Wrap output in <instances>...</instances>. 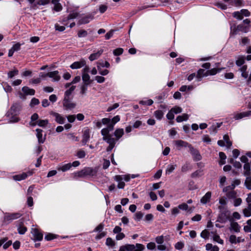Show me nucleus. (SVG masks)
<instances>
[{
  "label": "nucleus",
  "instance_id": "nucleus-1",
  "mask_svg": "<svg viewBox=\"0 0 251 251\" xmlns=\"http://www.w3.org/2000/svg\"><path fill=\"white\" fill-rule=\"evenodd\" d=\"M98 170L96 169L88 167L75 173V176L83 177L87 176H94L96 175Z\"/></svg>",
  "mask_w": 251,
  "mask_h": 251
},
{
  "label": "nucleus",
  "instance_id": "nucleus-2",
  "mask_svg": "<svg viewBox=\"0 0 251 251\" xmlns=\"http://www.w3.org/2000/svg\"><path fill=\"white\" fill-rule=\"evenodd\" d=\"M22 214L20 213H5L4 217V222L8 224L13 220L17 219L21 217Z\"/></svg>",
  "mask_w": 251,
  "mask_h": 251
},
{
  "label": "nucleus",
  "instance_id": "nucleus-3",
  "mask_svg": "<svg viewBox=\"0 0 251 251\" xmlns=\"http://www.w3.org/2000/svg\"><path fill=\"white\" fill-rule=\"evenodd\" d=\"M22 92H20L19 93L20 98L23 100H25L26 99V95H31L33 96L35 95V91L33 89H30L27 86H24L22 88Z\"/></svg>",
  "mask_w": 251,
  "mask_h": 251
},
{
  "label": "nucleus",
  "instance_id": "nucleus-4",
  "mask_svg": "<svg viewBox=\"0 0 251 251\" xmlns=\"http://www.w3.org/2000/svg\"><path fill=\"white\" fill-rule=\"evenodd\" d=\"M63 105L65 107V109H72L74 108L76 104L75 103L71 101L70 98L64 97L63 100Z\"/></svg>",
  "mask_w": 251,
  "mask_h": 251
},
{
  "label": "nucleus",
  "instance_id": "nucleus-5",
  "mask_svg": "<svg viewBox=\"0 0 251 251\" xmlns=\"http://www.w3.org/2000/svg\"><path fill=\"white\" fill-rule=\"evenodd\" d=\"M189 149L194 160L199 161L201 159V156L198 150L195 149L192 145L189 146Z\"/></svg>",
  "mask_w": 251,
  "mask_h": 251
},
{
  "label": "nucleus",
  "instance_id": "nucleus-6",
  "mask_svg": "<svg viewBox=\"0 0 251 251\" xmlns=\"http://www.w3.org/2000/svg\"><path fill=\"white\" fill-rule=\"evenodd\" d=\"M31 232L33 234V240L34 241H41L43 239V235L39 231L38 229L36 228H32L31 229Z\"/></svg>",
  "mask_w": 251,
  "mask_h": 251
},
{
  "label": "nucleus",
  "instance_id": "nucleus-7",
  "mask_svg": "<svg viewBox=\"0 0 251 251\" xmlns=\"http://www.w3.org/2000/svg\"><path fill=\"white\" fill-rule=\"evenodd\" d=\"M37 132L36 136L38 138V141L39 144H43L46 140V134L43 136V130L41 129L37 128L36 129Z\"/></svg>",
  "mask_w": 251,
  "mask_h": 251
},
{
  "label": "nucleus",
  "instance_id": "nucleus-8",
  "mask_svg": "<svg viewBox=\"0 0 251 251\" xmlns=\"http://www.w3.org/2000/svg\"><path fill=\"white\" fill-rule=\"evenodd\" d=\"M86 65V61L84 59H81L79 61L74 62L70 66V68L72 69H77L82 68Z\"/></svg>",
  "mask_w": 251,
  "mask_h": 251
},
{
  "label": "nucleus",
  "instance_id": "nucleus-9",
  "mask_svg": "<svg viewBox=\"0 0 251 251\" xmlns=\"http://www.w3.org/2000/svg\"><path fill=\"white\" fill-rule=\"evenodd\" d=\"M51 115L55 117V121L59 124H63L65 122V118L62 117L60 114L52 112Z\"/></svg>",
  "mask_w": 251,
  "mask_h": 251
},
{
  "label": "nucleus",
  "instance_id": "nucleus-10",
  "mask_svg": "<svg viewBox=\"0 0 251 251\" xmlns=\"http://www.w3.org/2000/svg\"><path fill=\"white\" fill-rule=\"evenodd\" d=\"M21 105L19 103L14 104L11 107L9 112L11 115H16L21 110Z\"/></svg>",
  "mask_w": 251,
  "mask_h": 251
},
{
  "label": "nucleus",
  "instance_id": "nucleus-11",
  "mask_svg": "<svg viewBox=\"0 0 251 251\" xmlns=\"http://www.w3.org/2000/svg\"><path fill=\"white\" fill-rule=\"evenodd\" d=\"M175 144L176 146L177 147L178 150L181 149V147H188L189 146L191 145L189 144L188 142L184 141L181 140H176L175 141Z\"/></svg>",
  "mask_w": 251,
  "mask_h": 251
},
{
  "label": "nucleus",
  "instance_id": "nucleus-12",
  "mask_svg": "<svg viewBox=\"0 0 251 251\" xmlns=\"http://www.w3.org/2000/svg\"><path fill=\"white\" fill-rule=\"evenodd\" d=\"M48 76L53 78L54 81H59L60 79V76L58 75V72L55 71L53 72H49L47 73Z\"/></svg>",
  "mask_w": 251,
  "mask_h": 251
},
{
  "label": "nucleus",
  "instance_id": "nucleus-13",
  "mask_svg": "<svg viewBox=\"0 0 251 251\" xmlns=\"http://www.w3.org/2000/svg\"><path fill=\"white\" fill-rule=\"evenodd\" d=\"M251 116V111H248L246 112H243L236 114L234 116V118L236 120L241 119L245 117H248Z\"/></svg>",
  "mask_w": 251,
  "mask_h": 251
},
{
  "label": "nucleus",
  "instance_id": "nucleus-14",
  "mask_svg": "<svg viewBox=\"0 0 251 251\" xmlns=\"http://www.w3.org/2000/svg\"><path fill=\"white\" fill-rule=\"evenodd\" d=\"M90 138V130L89 129H86L82 136V143L85 145L88 141Z\"/></svg>",
  "mask_w": 251,
  "mask_h": 251
},
{
  "label": "nucleus",
  "instance_id": "nucleus-15",
  "mask_svg": "<svg viewBox=\"0 0 251 251\" xmlns=\"http://www.w3.org/2000/svg\"><path fill=\"white\" fill-rule=\"evenodd\" d=\"M211 197V192H207L205 195L201 199V202L202 204H206L210 201Z\"/></svg>",
  "mask_w": 251,
  "mask_h": 251
},
{
  "label": "nucleus",
  "instance_id": "nucleus-16",
  "mask_svg": "<svg viewBox=\"0 0 251 251\" xmlns=\"http://www.w3.org/2000/svg\"><path fill=\"white\" fill-rule=\"evenodd\" d=\"M124 131L123 128H117L114 132L115 138L118 141L124 135Z\"/></svg>",
  "mask_w": 251,
  "mask_h": 251
},
{
  "label": "nucleus",
  "instance_id": "nucleus-17",
  "mask_svg": "<svg viewBox=\"0 0 251 251\" xmlns=\"http://www.w3.org/2000/svg\"><path fill=\"white\" fill-rule=\"evenodd\" d=\"M93 19V16L92 15H87L81 19H80L78 21V24L80 25L81 24H86L88 23L91 20Z\"/></svg>",
  "mask_w": 251,
  "mask_h": 251
},
{
  "label": "nucleus",
  "instance_id": "nucleus-18",
  "mask_svg": "<svg viewBox=\"0 0 251 251\" xmlns=\"http://www.w3.org/2000/svg\"><path fill=\"white\" fill-rule=\"evenodd\" d=\"M102 52H103V50H99L98 51H97L96 53L91 54L89 57V60L90 61H94V60L98 59L101 55V54L102 53Z\"/></svg>",
  "mask_w": 251,
  "mask_h": 251
},
{
  "label": "nucleus",
  "instance_id": "nucleus-19",
  "mask_svg": "<svg viewBox=\"0 0 251 251\" xmlns=\"http://www.w3.org/2000/svg\"><path fill=\"white\" fill-rule=\"evenodd\" d=\"M18 231L20 234H24L27 229L26 226L24 225V223L23 222H20L18 226Z\"/></svg>",
  "mask_w": 251,
  "mask_h": 251
},
{
  "label": "nucleus",
  "instance_id": "nucleus-20",
  "mask_svg": "<svg viewBox=\"0 0 251 251\" xmlns=\"http://www.w3.org/2000/svg\"><path fill=\"white\" fill-rule=\"evenodd\" d=\"M82 79L84 84H90L92 80L90 79V77L87 73H82Z\"/></svg>",
  "mask_w": 251,
  "mask_h": 251
},
{
  "label": "nucleus",
  "instance_id": "nucleus-21",
  "mask_svg": "<svg viewBox=\"0 0 251 251\" xmlns=\"http://www.w3.org/2000/svg\"><path fill=\"white\" fill-rule=\"evenodd\" d=\"M244 175L245 176H249L251 174V165L249 163H246L244 165Z\"/></svg>",
  "mask_w": 251,
  "mask_h": 251
},
{
  "label": "nucleus",
  "instance_id": "nucleus-22",
  "mask_svg": "<svg viewBox=\"0 0 251 251\" xmlns=\"http://www.w3.org/2000/svg\"><path fill=\"white\" fill-rule=\"evenodd\" d=\"M103 140L106 141L109 145L115 146L116 142L118 141L115 138H113L112 137V135L111 136H109L105 139H104Z\"/></svg>",
  "mask_w": 251,
  "mask_h": 251
},
{
  "label": "nucleus",
  "instance_id": "nucleus-23",
  "mask_svg": "<svg viewBox=\"0 0 251 251\" xmlns=\"http://www.w3.org/2000/svg\"><path fill=\"white\" fill-rule=\"evenodd\" d=\"M38 118V115L36 113H34L31 117V121L29 123V125L32 126L37 125Z\"/></svg>",
  "mask_w": 251,
  "mask_h": 251
},
{
  "label": "nucleus",
  "instance_id": "nucleus-24",
  "mask_svg": "<svg viewBox=\"0 0 251 251\" xmlns=\"http://www.w3.org/2000/svg\"><path fill=\"white\" fill-rule=\"evenodd\" d=\"M247 65H243L240 69L239 71L241 72V76L244 78H247L249 76L248 72H247Z\"/></svg>",
  "mask_w": 251,
  "mask_h": 251
},
{
  "label": "nucleus",
  "instance_id": "nucleus-25",
  "mask_svg": "<svg viewBox=\"0 0 251 251\" xmlns=\"http://www.w3.org/2000/svg\"><path fill=\"white\" fill-rule=\"evenodd\" d=\"M204 72L205 70L202 69H200L198 71L197 74L196 75L198 81H201L202 76L208 75L207 73L206 72L204 73Z\"/></svg>",
  "mask_w": 251,
  "mask_h": 251
},
{
  "label": "nucleus",
  "instance_id": "nucleus-26",
  "mask_svg": "<svg viewBox=\"0 0 251 251\" xmlns=\"http://www.w3.org/2000/svg\"><path fill=\"white\" fill-rule=\"evenodd\" d=\"M28 176V174L26 173H23L21 175H15L13 176L14 179L15 180H21L25 179Z\"/></svg>",
  "mask_w": 251,
  "mask_h": 251
},
{
  "label": "nucleus",
  "instance_id": "nucleus-27",
  "mask_svg": "<svg viewBox=\"0 0 251 251\" xmlns=\"http://www.w3.org/2000/svg\"><path fill=\"white\" fill-rule=\"evenodd\" d=\"M206 250L210 251H219V248L217 246H213L212 244L208 243L205 246Z\"/></svg>",
  "mask_w": 251,
  "mask_h": 251
},
{
  "label": "nucleus",
  "instance_id": "nucleus-28",
  "mask_svg": "<svg viewBox=\"0 0 251 251\" xmlns=\"http://www.w3.org/2000/svg\"><path fill=\"white\" fill-rule=\"evenodd\" d=\"M229 219V216L226 215V213H222L218 217V220L221 223H225Z\"/></svg>",
  "mask_w": 251,
  "mask_h": 251
},
{
  "label": "nucleus",
  "instance_id": "nucleus-29",
  "mask_svg": "<svg viewBox=\"0 0 251 251\" xmlns=\"http://www.w3.org/2000/svg\"><path fill=\"white\" fill-rule=\"evenodd\" d=\"M189 118V115L187 114H183L182 115L178 116L176 117V121L178 123L187 121Z\"/></svg>",
  "mask_w": 251,
  "mask_h": 251
},
{
  "label": "nucleus",
  "instance_id": "nucleus-30",
  "mask_svg": "<svg viewBox=\"0 0 251 251\" xmlns=\"http://www.w3.org/2000/svg\"><path fill=\"white\" fill-rule=\"evenodd\" d=\"M72 167L71 163H68L65 165H62V166L58 167L57 168V170L58 171H61L62 172L67 171L71 169Z\"/></svg>",
  "mask_w": 251,
  "mask_h": 251
},
{
  "label": "nucleus",
  "instance_id": "nucleus-31",
  "mask_svg": "<svg viewBox=\"0 0 251 251\" xmlns=\"http://www.w3.org/2000/svg\"><path fill=\"white\" fill-rule=\"evenodd\" d=\"M238 31L247 33L249 31V26H245L244 24H240L237 26Z\"/></svg>",
  "mask_w": 251,
  "mask_h": 251
},
{
  "label": "nucleus",
  "instance_id": "nucleus-32",
  "mask_svg": "<svg viewBox=\"0 0 251 251\" xmlns=\"http://www.w3.org/2000/svg\"><path fill=\"white\" fill-rule=\"evenodd\" d=\"M110 131L106 127L101 129V134L103 136L102 139H105L109 136H111V134H109Z\"/></svg>",
  "mask_w": 251,
  "mask_h": 251
},
{
  "label": "nucleus",
  "instance_id": "nucleus-33",
  "mask_svg": "<svg viewBox=\"0 0 251 251\" xmlns=\"http://www.w3.org/2000/svg\"><path fill=\"white\" fill-rule=\"evenodd\" d=\"M231 228L234 230L235 232H239L240 231V226L237 222H232L230 224Z\"/></svg>",
  "mask_w": 251,
  "mask_h": 251
},
{
  "label": "nucleus",
  "instance_id": "nucleus-34",
  "mask_svg": "<svg viewBox=\"0 0 251 251\" xmlns=\"http://www.w3.org/2000/svg\"><path fill=\"white\" fill-rule=\"evenodd\" d=\"M224 141L226 142V146L227 148H230L232 146V142L230 141L228 135L225 134L223 137Z\"/></svg>",
  "mask_w": 251,
  "mask_h": 251
},
{
  "label": "nucleus",
  "instance_id": "nucleus-35",
  "mask_svg": "<svg viewBox=\"0 0 251 251\" xmlns=\"http://www.w3.org/2000/svg\"><path fill=\"white\" fill-rule=\"evenodd\" d=\"M245 63V57L244 56H239L238 59L236 61V64L238 66H241Z\"/></svg>",
  "mask_w": 251,
  "mask_h": 251
},
{
  "label": "nucleus",
  "instance_id": "nucleus-36",
  "mask_svg": "<svg viewBox=\"0 0 251 251\" xmlns=\"http://www.w3.org/2000/svg\"><path fill=\"white\" fill-rule=\"evenodd\" d=\"M232 16L234 18L238 20H242L243 19L241 11L233 12L232 13Z\"/></svg>",
  "mask_w": 251,
  "mask_h": 251
},
{
  "label": "nucleus",
  "instance_id": "nucleus-37",
  "mask_svg": "<svg viewBox=\"0 0 251 251\" xmlns=\"http://www.w3.org/2000/svg\"><path fill=\"white\" fill-rule=\"evenodd\" d=\"M164 113L162 111L158 110L154 112V116L158 120H161L163 117Z\"/></svg>",
  "mask_w": 251,
  "mask_h": 251
},
{
  "label": "nucleus",
  "instance_id": "nucleus-38",
  "mask_svg": "<svg viewBox=\"0 0 251 251\" xmlns=\"http://www.w3.org/2000/svg\"><path fill=\"white\" fill-rule=\"evenodd\" d=\"M48 123V120H39L37 121V125L41 127H45Z\"/></svg>",
  "mask_w": 251,
  "mask_h": 251
},
{
  "label": "nucleus",
  "instance_id": "nucleus-39",
  "mask_svg": "<svg viewBox=\"0 0 251 251\" xmlns=\"http://www.w3.org/2000/svg\"><path fill=\"white\" fill-rule=\"evenodd\" d=\"M19 74V71L17 69H14L13 71H9L7 73L8 77L9 78H13L14 76L17 75Z\"/></svg>",
  "mask_w": 251,
  "mask_h": 251
},
{
  "label": "nucleus",
  "instance_id": "nucleus-40",
  "mask_svg": "<svg viewBox=\"0 0 251 251\" xmlns=\"http://www.w3.org/2000/svg\"><path fill=\"white\" fill-rule=\"evenodd\" d=\"M126 251H133L135 249L136 246L133 244H126L123 246Z\"/></svg>",
  "mask_w": 251,
  "mask_h": 251
},
{
  "label": "nucleus",
  "instance_id": "nucleus-41",
  "mask_svg": "<svg viewBox=\"0 0 251 251\" xmlns=\"http://www.w3.org/2000/svg\"><path fill=\"white\" fill-rule=\"evenodd\" d=\"M246 176L245 182V185L248 189H251V176Z\"/></svg>",
  "mask_w": 251,
  "mask_h": 251
},
{
  "label": "nucleus",
  "instance_id": "nucleus-42",
  "mask_svg": "<svg viewBox=\"0 0 251 251\" xmlns=\"http://www.w3.org/2000/svg\"><path fill=\"white\" fill-rule=\"evenodd\" d=\"M75 86H71L69 89L67 90L65 92V97H69L70 98V96L71 95V94H72V93L74 91V90L75 89Z\"/></svg>",
  "mask_w": 251,
  "mask_h": 251
},
{
  "label": "nucleus",
  "instance_id": "nucleus-43",
  "mask_svg": "<svg viewBox=\"0 0 251 251\" xmlns=\"http://www.w3.org/2000/svg\"><path fill=\"white\" fill-rule=\"evenodd\" d=\"M237 193L235 191H231L226 193V196L229 199H234L236 197Z\"/></svg>",
  "mask_w": 251,
  "mask_h": 251
},
{
  "label": "nucleus",
  "instance_id": "nucleus-44",
  "mask_svg": "<svg viewBox=\"0 0 251 251\" xmlns=\"http://www.w3.org/2000/svg\"><path fill=\"white\" fill-rule=\"evenodd\" d=\"M105 244L107 246L110 247H114L115 245V242L110 237H108L106 239Z\"/></svg>",
  "mask_w": 251,
  "mask_h": 251
},
{
  "label": "nucleus",
  "instance_id": "nucleus-45",
  "mask_svg": "<svg viewBox=\"0 0 251 251\" xmlns=\"http://www.w3.org/2000/svg\"><path fill=\"white\" fill-rule=\"evenodd\" d=\"M87 35V31L84 29L79 30L77 33L78 37L79 38L86 37Z\"/></svg>",
  "mask_w": 251,
  "mask_h": 251
},
{
  "label": "nucleus",
  "instance_id": "nucleus-46",
  "mask_svg": "<svg viewBox=\"0 0 251 251\" xmlns=\"http://www.w3.org/2000/svg\"><path fill=\"white\" fill-rule=\"evenodd\" d=\"M40 103L39 100L38 99H36L35 98H33L31 99L30 103V106L31 107H34L35 105H37L39 104Z\"/></svg>",
  "mask_w": 251,
  "mask_h": 251
},
{
  "label": "nucleus",
  "instance_id": "nucleus-47",
  "mask_svg": "<svg viewBox=\"0 0 251 251\" xmlns=\"http://www.w3.org/2000/svg\"><path fill=\"white\" fill-rule=\"evenodd\" d=\"M176 166V165H169L168 166L167 169H166V174H170V173H172L174 171V170L175 169Z\"/></svg>",
  "mask_w": 251,
  "mask_h": 251
},
{
  "label": "nucleus",
  "instance_id": "nucleus-48",
  "mask_svg": "<svg viewBox=\"0 0 251 251\" xmlns=\"http://www.w3.org/2000/svg\"><path fill=\"white\" fill-rule=\"evenodd\" d=\"M124 51V50L122 48H119L113 50V54L115 56H118L121 55Z\"/></svg>",
  "mask_w": 251,
  "mask_h": 251
},
{
  "label": "nucleus",
  "instance_id": "nucleus-49",
  "mask_svg": "<svg viewBox=\"0 0 251 251\" xmlns=\"http://www.w3.org/2000/svg\"><path fill=\"white\" fill-rule=\"evenodd\" d=\"M100 66H101L102 67H105L106 68H109L110 67V64L107 61H105L104 63L103 62H99L98 63L97 65L98 70H99V68L100 67Z\"/></svg>",
  "mask_w": 251,
  "mask_h": 251
},
{
  "label": "nucleus",
  "instance_id": "nucleus-50",
  "mask_svg": "<svg viewBox=\"0 0 251 251\" xmlns=\"http://www.w3.org/2000/svg\"><path fill=\"white\" fill-rule=\"evenodd\" d=\"M171 110L175 114L180 113L182 111V108L180 107L176 106L171 108Z\"/></svg>",
  "mask_w": 251,
  "mask_h": 251
},
{
  "label": "nucleus",
  "instance_id": "nucleus-51",
  "mask_svg": "<svg viewBox=\"0 0 251 251\" xmlns=\"http://www.w3.org/2000/svg\"><path fill=\"white\" fill-rule=\"evenodd\" d=\"M209 232L206 229H204V230H203L201 234V237L204 239H208L209 237Z\"/></svg>",
  "mask_w": 251,
  "mask_h": 251
},
{
  "label": "nucleus",
  "instance_id": "nucleus-52",
  "mask_svg": "<svg viewBox=\"0 0 251 251\" xmlns=\"http://www.w3.org/2000/svg\"><path fill=\"white\" fill-rule=\"evenodd\" d=\"M191 168L188 163L184 164L181 167V171L183 173H185L190 170Z\"/></svg>",
  "mask_w": 251,
  "mask_h": 251
},
{
  "label": "nucleus",
  "instance_id": "nucleus-53",
  "mask_svg": "<svg viewBox=\"0 0 251 251\" xmlns=\"http://www.w3.org/2000/svg\"><path fill=\"white\" fill-rule=\"evenodd\" d=\"M120 120V116L119 115H117V116L114 117L112 119H111L110 123L112 124V125H115Z\"/></svg>",
  "mask_w": 251,
  "mask_h": 251
},
{
  "label": "nucleus",
  "instance_id": "nucleus-54",
  "mask_svg": "<svg viewBox=\"0 0 251 251\" xmlns=\"http://www.w3.org/2000/svg\"><path fill=\"white\" fill-rule=\"evenodd\" d=\"M213 240L218 242L219 244H223L224 241L223 240L220 239L219 235H214L213 236Z\"/></svg>",
  "mask_w": 251,
  "mask_h": 251
},
{
  "label": "nucleus",
  "instance_id": "nucleus-55",
  "mask_svg": "<svg viewBox=\"0 0 251 251\" xmlns=\"http://www.w3.org/2000/svg\"><path fill=\"white\" fill-rule=\"evenodd\" d=\"M218 70L217 68H213L211 70H208L206 73H207L208 75H215L217 73H218Z\"/></svg>",
  "mask_w": 251,
  "mask_h": 251
},
{
  "label": "nucleus",
  "instance_id": "nucleus-56",
  "mask_svg": "<svg viewBox=\"0 0 251 251\" xmlns=\"http://www.w3.org/2000/svg\"><path fill=\"white\" fill-rule=\"evenodd\" d=\"M136 249L133 251H143L145 249V247L141 244L137 243L136 244Z\"/></svg>",
  "mask_w": 251,
  "mask_h": 251
},
{
  "label": "nucleus",
  "instance_id": "nucleus-57",
  "mask_svg": "<svg viewBox=\"0 0 251 251\" xmlns=\"http://www.w3.org/2000/svg\"><path fill=\"white\" fill-rule=\"evenodd\" d=\"M78 15V13L77 12H74L73 13L70 14L67 17V20H70L71 19H75L76 18Z\"/></svg>",
  "mask_w": 251,
  "mask_h": 251
},
{
  "label": "nucleus",
  "instance_id": "nucleus-58",
  "mask_svg": "<svg viewBox=\"0 0 251 251\" xmlns=\"http://www.w3.org/2000/svg\"><path fill=\"white\" fill-rule=\"evenodd\" d=\"M240 11L243 17L244 16L245 17H249L251 14L250 12L248 9H242Z\"/></svg>",
  "mask_w": 251,
  "mask_h": 251
},
{
  "label": "nucleus",
  "instance_id": "nucleus-59",
  "mask_svg": "<svg viewBox=\"0 0 251 251\" xmlns=\"http://www.w3.org/2000/svg\"><path fill=\"white\" fill-rule=\"evenodd\" d=\"M104 228V224L102 223L100 224L94 229V232L101 231Z\"/></svg>",
  "mask_w": 251,
  "mask_h": 251
},
{
  "label": "nucleus",
  "instance_id": "nucleus-60",
  "mask_svg": "<svg viewBox=\"0 0 251 251\" xmlns=\"http://www.w3.org/2000/svg\"><path fill=\"white\" fill-rule=\"evenodd\" d=\"M56 238V235L51 233L48 234L45 237L47 241H50Z\"/></svg>",
  "mask_w": 251,
  "mask_h": 251
},
{
  "label": "nucleus",
  "instance_id": "nucleus-61",
  "mask_svg": "<svg viewBox=\"0 0 251 251\" xmlns=\"http://www.w3.org/2000/svg\"><path fill=\"white\" fill-rule=\"evenodd\" d=\"M114 30L113 29L110 30L108 31L105 35V38L106 40L109 39L111 37H112L113 35Z\"/></svg>",
  "mask_w": 251,
  "mask_h": 251
},
{
  "label": "nucleus",
  "instance_id": "nucleus-62",
  "mask_svg": "<svg viewBox=\"0 0 251 251\" xmlns=\"http://www.w3.org/2000/svg\"><path fill=\"white\" fill-rule=\"evenodd\" d=\"M238 30L237 29V26H231V31H230V36H233L237 33V31Z\"/></svg>",
  "mask_w": 251,
  "mask_h": 251
},
{
  "label": "nucleus",
  "instance_id": "nucleus-63",
  "mask_svg": "<svg viewBox=\"0 0 251 251\" xmlns=\"http://www.w3.org/2000/svg\"><path fill=\"white\" fill-rule=\"evenodd\" d=\"M156 242L158 244H162L164 242V237L163 236H157L155 238Z\"/></svg>",
  "mask_w": 251,
  "mask_h": 251
},
{
  "label": "nucleus",
  "instance_id": "nucleus-64",
  "mask_svg": "<svg viewBox=\"0 0 251 251\" xmlns=\"http://www.w3.org/2000/svg\"><path fill=\"white\" fill-rule=\"evenodd\" d=\"M166 117L168 120H173L175 117L174 113L170 110L167 114Z\"/></svg>",
  "mask_w": 251,
  "mask_h": 251
}]
</instances>
